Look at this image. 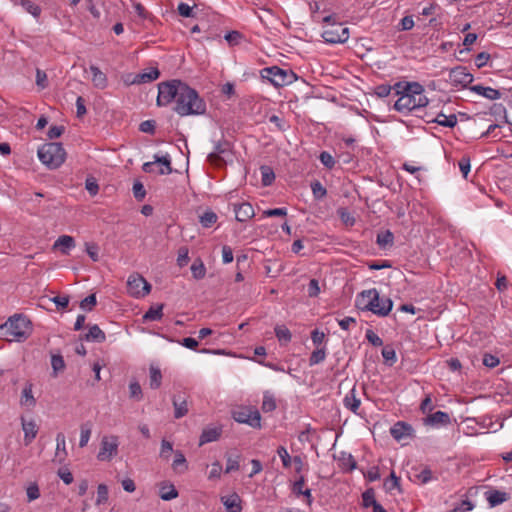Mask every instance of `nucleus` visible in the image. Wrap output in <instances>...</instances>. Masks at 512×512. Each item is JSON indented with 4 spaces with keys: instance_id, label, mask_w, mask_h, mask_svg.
I'll list each match as a JSON object with an SVG mask.
<instances>
[{
    "instance_id": "obj_41",
    "label": "nucleus",
    "mask_w": 512,
    "mask_h": 512,
    "mask_svg": "<svg viewBox=\"0 0 512 512\" xmlns=\"http://www.w3.org/2000/svg\"><path fill=\"white\" fill-rule=\"evenodd\" d=\"M19 4L22 8L30 13L33 17L38 18L41 14V8L30 0H20Z\"/></svg>"
},
{
    "instance_id": "obj_6",
    "label": "nucleus",
    "mask_w": 512,
    "mask_h": 512,
    "mask_svg": "<svg viewBox=\"0 0 512 512\" xmlns=\"http://www.w3.org/2000/svg\"><path fill=\"white\" fill-rule=\"evenodd\" d=\"M260 74L263 79L268 80L275 87L289 85L296 79V75L293 71L285 70L278 66L263 68Z\"/></svg>"
},
{
    "instance_id": "obj_9",
    "label": "nucleus",
    "mask_w": 512,
    "mask_h": 512,
    "mask_svg": "<svg viewBox=\"0 0 512 512\" xmlns=\"http://www.w3.org/2000/svg\"><path fill=\"white\" fill-rule=\"evenodd\" d=\"M118 437L104 436L101 440L100 451L97 455L98 460L100 461H109L118 453Z\"/></svg>"
},
{
    "instance_id": "obj_22",
    "label": "nucleus",
    "mask_w": 512,
    "mask_h": 512,
    "mask_svg": "<svg viewBox=\"0 0 512 512\" xmlns=\"http://www.w3.org/2000/svg\"><path fill=\"white\" fill-rule=\"evenodd\" d=\"M222 430L221 428L213 427V428H205L200 436L199 445L202 446L204 444L217 441L221 436Z\"/></svg>"
},
{
    "instance_id": "obj_42",
    "label": "nucleus",
    "mask_w": 512,
    "mask_h": 512,
    "mask_svg": "<svg viewBox=\"0 0 512 512\" xmlns=\"http://www.w3.org/2000/svg\"><path fill=\"white\" fill-rule=\"evenodd\" d=\"M326 354L327 353L325 347H317V349L311 353L309 358V365L314 366L323 362L326 358Z\"/></svg>"
},
{
    "instance_id": "obj_56",
    "label": "nucleus",
    "mask_w": 512,
    "mask_h": 512,
    "mask_svg": "<svg viewBox=\"0 0 512 512\" xmlns=\"http://www.w3.org/2000/svg\"><path fill=\"white\" fill-rule=\"evenodd\" d=\"M221 473H222V465L219 461H216V462L212 463V465H211V469L208 474V479L209 480L219 479L221 477Z\"/></svg>"
},
{
    "instance_id": "obj_33",
    "label": "nucleus",
    "mask_w": 512,
    "mask_h": 512,
    "mask_svg": "<svg viewBox=\"0 0 512 512\" xmlns=\"http://www.w3.org/2000/svg\"><path fill=\"white\" fill-rule=\"evenodd\" d=\"M394 242V235L390 230H385L377 234L376 243L380 248L385 249L392 246Z\"/></svg>"
},
{
    "instance_id": "obj_19",
    "label": "nucleus",
    "mask_w": 512,
    "mask_h": 512,
    "mask_svg": "<svg viewBox=\"0 0 512 512\" xmlns=\"http://www.w3.org/2000/svg\"><path fill=\"white\" fill-rule=\"evenodd\" d=\"M472 92H475L478 95H481L489 100H497L500 99L502 94L499 90L494 89L492 87H485L482 85H474L470 87Z\"/></svg>"
},
{
    "instance_id": "obj_10",
    "label": "nucleus",
    "mask_w": 512,
    "mask_h": 512,
    "mask_svg": "<svg viewBox=\"0 0 512 512\" xmlns=\"http://www.w3.org/2000/svg\"><path fill=\"white\" fill-rule=\"evenodd\" d=\"M233 418L239 423L248 424L253 428L261 426V416L258 410L251 408H241L233 412Z\"/></svg>"
},
{
    "instance_id": "obj_39",
    "label": "nucleus",
    "mask_w": 512,
    "mask_h": 512,
    "mask_svg": "<svg viewBox=\"0 0 512 512\" xmlns=\"http://www.w3.org/2000/svg\"><path fill=\"white\" fill-rule=\"evenodd\" d=\"M67 455L66 451V439L63 433H58L56 435V456H62L60 458V462H62Z\"/></svg>"
},
{
    "instance_id": "obj_35",
    "label": "nucleus",
    "mask_w": 512,
    "mask_h": 512,
    "mask_svg": "<svg viewBox=\"0 0 512 512\" xmlns=\"http://www.w3.org/2000/svg\"><path fill=\"white\" fill-rule=\"evenodd\" d=\"M191 272L196 280H200L205 277L206 267L200 258L194 260L193 264L191 265Z\"/></svg>"
},
{
    "instance_id": "obj_36",
    "label": "nucleus",
    "mask_w": 512,
    "mask_h": 512,
    "mask_svg": "<svg viewBox=\"0 0 512 512\" xmlns=\"http://www.w3.org/2000/svg\"><path fill=\"white\" fill-rule=\"evenodd\" d=\"M383 486L384 489L389 493L393 492L394 490L400 491V478L396 476L394 471H392L390 476L385 479Z\"/></svg>"
},
{
    "instance_id": "obj_45",
    "label": "nucleus",
    "mask_w": 512,
    "mask_h": 512,
    "mask_svg": "<svg viewBox=\"0 0 512 512\" xmlns=\"http://www.w3.org/2000/svg\"><path fill=\"white\" fill-rule=\"evenodd\" d=\"M362 502L365 508L373 507L375 504L378 503L375 499V492L373 488H369L365 492H363Z\"/></svg>"
},
{
    "instance_id": "obj_26",
    "label": "nucleus",
    "mask_w": 512,
    "mask_h": 512,
    "mask_svg": "<svg viewBox=\"0 0 512 512\" xmlns=\"http://www.w3.org/2000/svg\"><path fill=\"white\" fill-rule=\"evenodd\" d=\"M61 247V252L65 255L68 254V250L75 247V240L72 236L62 235L54 243L53 248Z\"/></svg>"
},
{
    "instance_id": "obj_20",
    "label": "nucleus",
    "mask_w": 512,
    "mask_h": 512,
    "mask_svg": "<svg viewBox=\"0 0 512 512\" xmlns=\"http://www.w3.org/2000/svg\"><path fill=\"white\" fill-rule=\"evenodd\" d=\"M221 502L225 506L227 512H240L242 510L241 498L236 493L221 497Z\"/></svg>"
},
{
    "instance_id": "obj_23",
    "label": "nucleus",
    "mask_w": 512,
    "mask_h": 512,
    "mask_svg": "<svg viewBox=\"0 0 512 512\" xmlns=\"http://www.w3.org/2000/svg\"><path fill=\"white\" fill-rule=\"evenodd\" d=\"M92 83L97 89H105L108 84L107 76L95 65L90 66Z\"/></svg>"
},
{
    "instance_id": "obj_31",
    "label": "nucleus",
    "mask_w": 512,
    "mask_h": 512,
    "mask_svg": "<svg viewBox=\"0 0 512 512\" xmlns=\"http://www.w3.org/2000/svg\"><path fill=\"white\" fill-rule=\"evenodd\" d=\"M275 335L281 345H287L291 339L292 334L285 325H277L274 328Z\"/></svg>"
},
{
    "instance_id": "obj_17",
    "label": "nucleus",
    "mask_w": 512,
    "mask_h": 512,
    "mask_svg": "<svg viewBox=\"0 0 512 512\" xmlns=\"http://www.w3.org/2000/svg\"><path fill=\"white\" fill-rule=\"evenodd\" d=\"M233 210L236 220L239 222H245L255 215L253 206L248 202L233 204Z\"/></svg>"
},
{
    "instance_id": "obj_1",
    "label": "nucleus",
    "mask_w": 512,
    "mask_h": 512,
    "mask_svg": "<svg viewBox=\"0 0 512 512\" xmlns=\"http://www.w3.org/2000/svg\"><path fill=\"white\" fill-rule=\"evenodd\" d=\"M174 102L173 110L180 116H197L206 112V103L198 92L181 80L158 84L157 105L167 106Z\"/></svg>"
},
{
    "instance_id": "obj_28",
    "label": "nucleus",
    "mask_w": 512,
    "mask_h": 512,
    "mask_svg": "<svg viewBox=\"0 0 512 512\" xmlns=\"http://www.w3.org/2000/svg\"><path fill=\"white\" fill-rule=\"evenodd\" d=\"M32 387H33V385L31 383H27L25 385V387L23 388L21 399H20L21 405L26 406V407H34L35 406L36 400L33 396Z\"/></svg>"
},
{
    "instance_id": "obj_12",
    "label": "nucleus",
    "mask_w": 512,
    "mask_h": 512,
    "mask_svg": "<svg viewBox=\"0 0 512 512\" xmlns=\"http://www.w3.org/2000/svg\"><path fill=\"white\" fill-rule=\"evenodd\" d=\"M390 433L396 441H403L415 437L414 428L404 421L396 422L391 427Z\"/></svg>"
},
{
    "instance_id": "obj_3",
    "label": "nucleus",
    "mask_w": 512,
    "mask_h": 512,
    "mask_svg": "<svg viewBox=\"0 0 512 512\" xmlns=\"http://www.w3.org/2000/svg\"><path fill=\"white\" fill-rule=\"evenodd\" d=\"M355 306L362 311H370L379 317H385L391 312L393 301L388 297H380L377 289L372 288L357 295Z\"/></svg>"
},
{
    "instance_id": "obj_37",
    "label": "nucleus",
    "mask_w": 512,
    "mask_h": 512,
    "mask_svg": "<svg viewBox=\"0 0 512 512\" xmlns=\"http://www.w3.org/2000/svg\"><path fill=\"white\" fill-rule=\"evenodd\" d=\"M92 434L91 423L86 422L80 426V440L79 447L83 448L87 446Z\"/></svg>"
},
{
    "instance_id": "obj_2",
    "label": "nucleus",
    "mask_w": 512,
    "mask_h": 512,
    "mask_svg": "<svg viewBox=\"0 0 512 512\" xmlns=\"http://www.w3.org/2000/svg\"><path fill=\"white\" fill-rule=\"evenodd\" d=\"M394 94L398 99L393 108L402 114L426 107L429 103L425 89L419 82L399 81L394 84Z\"/></svg>"
},
{
    "instance_id": "obj_21",
    "label": "nucleus",
    "mask_w": 512,
    "mask_h": 512,
    "mask_svg": "<svg viewBox=\"0 0 512 512\" xmlns=\"http://www.w3.org/2000/svg\"><path fill=\"white\" fill-rule=\"evenodd\" d=\"M343 404L345 408L349 409L355 414H358L361 400L356 396L355 386H353V388L345 395Z\"/></svg>"
},
{
    "instance_id": "obj_5",
    "label": "nucleus",
    "mask_w": 512,
    "mask_h": 512,
    "mask_svg": "<svg viewBox=\"0 0 512 512\" xmlns=\"http://www.w3.org/2000/svg\"><path fill=\"white\" fill-rule=\"evenodd\" d=\"M37 155L43 165L49 169L59 168L66 159V152L61 143L49 142L38 148Z\"/></svg>"
},
{
    "instance_id": "obj_4",
    "label": "nucleus",
    "mask_w": 512,
    "mask_h": 512,
    "mask_svg": "<svg viewBox=\"0 0 512 512\" xmlns=\"http://www.w3.org/2000/svg\"><path fill=\"white\" fill-rule=\"evenodd\" d=\"M32 333L31 321L23 315L11 316L4 324L0 325V338L9 342L25 341Z\"/></svg>"
},
{
    "instance_id": "obj_47",
    "label": "nucleus",
    "mask_w": 512,
    "mask_h": 512,
    "mask_svg": "<svg viewBox=\"0 0 512 512\" xmlns=\"http://www.w3.org/2000/svg\"><path fill=\"white\" fill-rule=\"evenodd\" d=\"M108 487L105 484H99L97 487L96 505L104 504L108 501Z\"/></svg>"
},
{
    "instance_id": "obj_55",
    "label": "nucleus",
    "mask_w": 512,
    "mask_h": 512,
    "mask_svg": "<svg viewBox=\"0 0 512 512\" xmlns=\"http://www.w3.org/2000/svg\"><path fill=\"white\" fill-rule=\"evenodd\" d=\"M51 365L53 368V371L55 373H58L65 368V362L61 355H52L51 357Z\"/></svg>"
},
{
    "instance_id": "obj_27",
    "label": "nucleus",
    "mask_w": 512,
    "mask_h": 512,
    "mask_svg": "<svg viewBox=\"0 0 512 512\" xmlns=\"http://www.w3.org/2000/svg\"><path fill=\"white\" fill-rule=\"evenodd\" d=\"M241 454L238 452L226 454V468L225 473H231L239 470Z\"/></svg>"
},
{
    "instance_id": "obj_16",
    "label": "nucleus",
    "mask_w": 512,
    "mask_h": 512,
    "mask_svg": "<svg viewBox=\"0 0 512 512\" xmlns=\"http://www.w3.org/2000/svg\"><path fill=\"white\" fill-rule=\"evenodd\" d=\"M450 422V415L443 411L430 413L423 419L424 425L433 427L446 426L450 424Z\"/></svg>"
},
{
    "instance_id": "obj_53",
    "label": "nucleus",
    "mask_w": 512,
    "mask_h": 512,
    "mask_svg": "<svg viewBox=\"0 0 512 512\" xmlns=\"http://www.w3.org/2000/svg\"><path fill=\"white\" fill-rule=\"evenodd\" d=\"M129 394L131 398L136 399L137 401L142 399V389L140 384L137 381H132L129 385Z\"/></svg>"
},
{
    "instance_id": "obj_18",
    "label": "nucleus",
    "mask_w": 512,
    "mask_h": 512,
    "mask_svg": "<svg viewBox=\"0 0 512 512\" xmlns=\"http://www.w3.org/2000/svg\"><path fill=\"white\" fill-rule=\"evenodd\" d=\"M172 404L174 407V417L176 419L184 417L189 411L187 396L184 393L174 395L172 399Z\"/></svg>"
},
{
    "instance_id": "obj_24",
    "label": "nucleus",
    "mask_w": 512,
    "mask_h": 512,
    "mask_svg": "<svg viewBox=\"0 0 512 512\" xmlns=\"http://www.w3.org/2000/svg\"><path fill=\"white\" fill-rule=\"evenodd\" d=\"M486 499L491 507L498 506L509 499V494L499 490L486 492Z\"/></svg>"
},
{
    "instance_id": "obj_25",
    "label": "nucleus",
    "mask_w": 512,
    "mask_h": 512,
    "mask_svg": "<svg viewBox=\"0 0 512 512\" xmlns=\"http://www.w3.org/2000/svg\"><path fill=\"white\" fill-rule=\"evenodd\" d=\"M159 76H160V72L157 68H150L148 70V72H143V73L137 74L131 83L132 84L148 83V82L158 79Z\"/></svg>"
},
{
    "instance_id": "obj_43",
    "label": "nucleus",
    "mask_w": 512,
    "mask_h": 512,
    "mask_svg": "<svg viewBox=\"0 0 512 512\" xmlns=\"http://www.w3.org/2000/svg\"><path fill=\"white\" fill-rule=\"evenodd\" d=\"M260 171L262 176V184L264 186L271 185L275 179L273 170L269 166H261Z\"/></svg>"
},
{
    "instance_id": "obj_7",
    "label": "nucleus",
    "mask_w": 512,
    "mask_h": 512,
    "mask_svg": "<svg viewBox=\"0 0 512 512\" xmlns=\"http://www.w3.org/2000/svg\"><path fill=\"white\" fill-rule=\"evenodd\" d=\"M127 289L132 297L143 298L150 293L151 285L142 275L133 273L128 277Z\"/></svg>"
},
{
    "instance_id": "obj_57",
    "label": "nucleus",
    "mask_w": 512,
    "mask_h": 512,
    "mask_svg": "<svg viewBox=\"0 0 512 512\" xmlns=\"http://www.w3.org/2000/svg\"><path fill=\"white\" fill-rule=\"evenodd\" d=\"M341 463L343 468H346L348 471H352L356 468V461L351 454H343Z\"/></svg>"
},
{
    "instance_id": "obj_46",
    "label": "nucleus",
    "mask_w": 512,
    "mask_h": 512,
    "mask_svg": "<svg viewBox=\"0 0 512 512\" xmlns=\"http://www.w3.org/2000/svg\"><path fill=\"white\" fill-rule=\"evenodd\" d=\"M311 190L315 199H322L326 196V188L319 182L314 181L311 183Z\"/></svg>"
},
{
    "instance_id": "obj_29",
    "label": "nucleus",
    "mask_w": 512,
    "mask_h": 512,
    "mask_svg": "<svg viewBox=\"0 0 512 512\" xmlns=\"http://www.w3.org/2000/svg\"><path fill=\"white\" fill-rule=\"evenodd\" d=\"M84 339L86 341H94V342H104L106 339L105 333L99 328L98 325H93L89 328L87 334H85Z\"/></svg>"
},
{
    "instance_id": "obj_32",
    "label": "nucleus",
    "mask_w": 512,
    "mask_h": 512,
    "mask_svg": "<svg viewBox=\"0 0 512 512\" xmlns=\"http://www.w3.org/2000/svg\"><path fill=\"white\" fill-rule=\"evenodd\" d=\"M429 122H435L443 127L453 128L457 124V117L455 114L449 116L439 113L437 117Z\"/></svg>"
},
{
    "instance_id": "obj_49",
    "label": "nucleus",
    "mask_w": 512,
    "mask_h": 512,
    "mask_svg": "<svg viewBox=\"0 0 512 512\" xmlns=\"http://www.w3.org/2000/svg\"><path fill=\"white\" fill-rule=\"evenodd\" d=\"M277 454L280 457L283 466L285 468H289L291 466L293 458H291V456L289 455L287 449L284 446H279L277 448Z\"/></svg>"
},
{
    "instance_id": "obj_30",
    "label": "nucleus",
    "mask_w": 512,
    "mask_h": 512,
    "mask_svg": "<svg viewBox=\"0 0 512 512\" xmlns=\"http://www.w3.org/2000/svg\"><path fill=\"white\" fill-rule=\"evenodd\" d=\"M163 304L151 306L148 311L143 315L144 321H158L163 317Z\"/></svg>"
},
{
    "instance_id": "obj_8",
    "label": "nucleus",
    "mask_w": 512,
    "mask_h": 512,
    "mask_svg": "<svg viewBox=\"0 0 512 512\" xmlns=\"http://www.w3.org/2000/svg\"><path fill=\"white\" fill-rule=\"evenodd\" d=\"M326 43H345L349 39V28L339 23H333L322 32Z\"/></svg>"
},
{
    "instance_id": "obj_62",
    "label": "nucleus",
    "mask_w": 512,
    "mask_h": 512,
    "mask_svg": "<svg viewBox=\"0 0 512 512\" xmlns=\"http://www.w3.org/2000/svg\"><path fill=\"white\" fill-rule=\"evenodd\" d=\"M458 166L460 171L462 172L464 178H467L468 173L470 172V158L467 156L462 157L459 162Z\"/></svg>"
},
{
    "instance_id": "obj_58",
    "label": "nucleus",
    "mask_w": 512,
    "mask_h": 512,
    "mask_svg": "<svg viewBox=\"0 0 512 512\" xmlns=\"http://www.w3.org/2000/svg\"><path fill=\"white\" fill-rule=\"evenodd\" d=\"M365 337L373 346L379 347L383 345V340L371 329L366 331Z\"/></svg>"
},
{
    "instance_id": "obj_40",
    "label": "nucleus",
    "mask_w": 512,
    "mask_h": 512,
    "mask_svg": "<svg viewBox=\"0 0 512 512\" xmlns=\"http://www.w3.org/2000/svg\"><path fill=\"white\" fill-rule=\"evenodd\" d=\"M218 220V216L215 212L212 210L205 211L202 215L199 217V221L201 225L205 228H209L212 225H214Z\"/></svg>"
},
{
    "instance_id": "obj_63",
    "label": "nucleus",
    "mask_w": 512,
    "mask_h": 512,
    "mask_svg": "<svg viewBox=\"0 0 512 512\" xmlns=\"http://www.w3.org/2000/svg\"><path fill=\"white\" fill-rule=\"evenodd\" d=\"M86 252L94 262H97L99 260V248L96 244L86 243Z\"/></svg>"
},
{
    "instance_id": "obj_15",
    "label": "nucleus",
    "mask_w": 512,
    "mask_h": 512,
    "mask_svg": "<svg viewBox=\"0 0 512 512\" xmlns=\"http://www.w3.org/2000/svg\"><path fill=\"white\" fill-rule=\"evenodd\" d=\"M21 424L22 430L24 432V444L28 446L36 438L39 431V426L37 425L35 420H26L24 417L21 418Z\"/></svg>"
},
{
    "instance_id": "obj_38",
    "label": "nucleus",
    "mask_w": 512,
    "mask_h": 512,
    "mask_svg": "<svg viewBox=\"0 0 512 512\" xmlns=\"http://www.w3.org/2000/svg\"><path fill=\"white\" fill-rule=\"evenodd\" d=\"M276 407H277V405H276V400H275L274 395L272 393H270L269 391L264 392L263 402H262V406H261L262 411L272 412L276 409Z\"/></svg>"
},
{
    "instance_id": "obj_64",
    "label": "nucleus",
    "mask_w": 512,
    "mask_h": 512,
    "mask_svg": "<svg viewBox=\"0 0 512 512\" xmlns=\"http://www.w3.org/2000/svg\"><path fill=\"white\" fill-rule=\"evenodd\" d=\"M57 474L66 485H69L73 482V475L67 468L59 469Z\"/></svg>"
},
{
    "instance_id": "obj_60",
    "label": "nucleus",
    "mask_w": 512,
    "mask_h": 512,
    "mask_svg": "<svg viewBox=\"0 0 512 512\" xmlns=\"http://www.w3.org/2000/svg\"><path fill=\"white\" fill-rule=\"evenodd\" d=\"M85 188L89 192L90 195L94 196L99 191V185L95 178L90 177L85 181Z\"/></svg>"
},
{
    "instance_id": "obj_61",
    "label": "nucleus",
    "mask_w": 512,
    "mask_h": 512,
    "mask_svg": "<svg viewBox=\"0 0 512 512\" xmlns=\"http://www.w3.org/2000/svg\"><path fill=\"white\" fill-rule=\"evenodd\" d=\"M27 498L28 501H34L40 497V490L36 483H32L27 488Z\"/></svg>"
},
{
    "instance_id": "obj_48",
    "label": "nucleus",
    "mask_w": 512,
    "mask_h": 512,
    "mask_svg": "<svg viewBox=\"0 0 512 512\" xmlns=\"http://www.w3.org/2000/svg\"><path fill=\"white\" fill-rule=\"evenodd\" d=\"M392 91H394V85L380 84L375 87L374 94L380 98H385L389 96Z\"/></svg>"
},
{
    "instance_id": "obj_14",
    "label": "nucleus",
    "mask_w": 512,
    "mask_h": 512,
    "mask_svg": "<svg viewBox=\"0 0 512 512\" xmlns=\"http://www.w3.org/2000/svg\"><path fill=\"white\" fill-rule=\"evenodd\" d=\"M449 77L453 83L462 85L463 87H466L473 81V75L463 66L451 69Z\"/></svg>"
},
{
    "instance_id": "obj_59",
    "label": "nucleus",
    "mask_w": 512,
    "mask_h": 512,
    "mask_svg": "<svg viewBox=\"0 0 512 512\" xmlns=\"http://www.w3.org/2000/svg\"><path fill=\"white\" fill-rule=\"evenodd\" d=\"M36 85L40 89H45L48 86L47 74L41 69H36Z\"/></svg>"
},
{
    "instance_id": "obj_44",
    "label": "nucleus",
    "mask_w": 512,
    "mask_h": 512,
    "mask_svg": "<svg viewBox=\"0 0 512 512\" xmlns=\"http://www.w3.org/2000/svg\"><path fill=\"white\" fill-rule=\"evenodd\" d=\"M178 496V492L174 485L162 486L160 497L162 500L169 501L175 499Z\"/></svg>"
},
{
    "instance_id": "obj_54",
    "label": "nucleus",
    "mask_w": 512,
    "mask_h": 512,
    "mask_svg": "<svg viewBox=\"0 0 512 512\" xmlns=\"http://www.w3.org/2000/svg\"><path fill=\"white\" fill-rule=\"evenodd\" d=\"M96 303H97L96 295L95 294H91V295L87 296L86 298H84L80 302V307L83 310L91 311L95 307Z\"/></svg>"
},
{
    "instance_id": "obj_50",
    "label": "nucleus",
    "mask_w": 512,
    "mask_h": 512,
    "mask_svg": "<svg viewBox=\"0 0 512 512\" xmlns=\"http://www.w3.org/2000/svg\"><path fill=\"white\" fill-rule=\"evenodd\" d=\"M382 356L384 358V360L391 366L393 365L396 360H397V357H396V352L395 350L392 348V347H389V346H385L383 349H382Z\"/></svg>"
},
{
    "instance_id": "obj_11",
    "label": "nucleus",
    "mask_w": 512,
    "mask_h": 512,
    "mask_svg": "<svg viewBox=\"0 0 512 512\" xmlns=\"http://www.w3.org/2000/svg\"><path fill=\"white\" fill-rule=\"evenodd\" d=\"M159 166V170H157V173L159 175H168L172 173V167H171V159L169 155L165 156H154V161L152 162H146L143 164V170L146 173H153L155 172V167Z\"/></svg>"
},
{
    "instance_id": "obj_13",
    "label": "nucleus",
    "mask_w": 512,
    "mask_h": 512,
    "mask_svg": "<svg viewBox=\"0 0 512 512\" xmlns=\"http://www.w3.org/2000/svg\"><path fill=\"white\" fill-rule=\"evenodd\" d=\"M230 150V142L225 139L220 140L215 144L213 152L208 154V161L212 164L220 165L222 162H224L223 155L230 152Z\"/></svg>"
},
{
    "instance_id": "obj_51",
    "label": "nucleus",
    "mask_w": 512,
    "mask_h": 512,
    "mask_svg": "<svg viewBox=\"0 0 512 512\" xmlns=\"http://www.w3.org/2000/svg\"><path fill=\"white\" fill-rule=\"evenodd\" d=\"M319 160L328 169H332L336 164L334 157L327 151L320 153Z\"/></svg>"
},
{
    "instance_id": "obj_34",
    "label": "nucleus",
    "mask_w": 512,
    "mask_h": 512,
    "mask_svg": "<svg viewBox=\"0 0 512 512\" xmlns=\"http://www.w3.org/2000/svg\"><path fill=\"white\" fill-rule=\"evenodd\" d=\"M150 375H149V384L152 389H158L162 382V373L161 370L151 365L149 369Z\"/></svg>"
},
{
    "instance_id": "obj_52",
    "label": "nucleus",
    "mask_w": 512,
    "mask_h": 512,
    "mask_svg": "<svg viewBox=\"0 0 512 512\" xmlns=\"http://www.w3.org/2000/svg\"><path fill=\"white\" fill-rule=\"evenodd\" d=\"M415 477L421 484H426L433 479V474L430 468L425 467Z\"/></svg>"
}]
</instances>
